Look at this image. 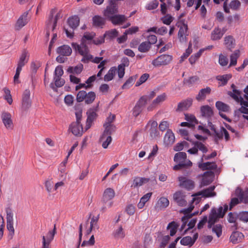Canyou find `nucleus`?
<instances>
[{"label":"nucleus","mask_w":248,"mask_h":248,"mask_svg":"<svg viewBox=\"0 0 248 248\" xmlns=\"http://www.w3.org/2000/svg\"><path fill=\"white\" fill-rule=\"evenodd\" d=\"M72 46L77 53L83 57L81 60L82 62L88 63L93 59V56L89 53V49L87 44L82 42L79 45L76 43H73Z\"/></svg>","instance_id":"nucleus-1"},{"label":"nucleus","mask_w":248,"mask_h":248,"mask_svg":"<svg viewBox=\"0 0 248 248\" xmlns=\"http://www.w3.org/2000/svg\"><path fill=\"white\" fill-rule=\"evenodd\" d=\"M228 209V207L226 204L225 205L224 209L222 206H220L218 209L215 207L213 208L209 216L208 227L209 228H212V226L219 218H222Z\"/></svg>","instance_id":"nucleus-2"},{"label":"nucleus","mask_w":248,"mask_h":248,"mask_svg":"<svg viewBox=\"0 0 248 248\" xmlns=\"http://www.w3.org/2000/svg\"><path fill=\"white\" fill-rule=\"evenodd\" d=\"M6 214V228L9 231L8 237L12 239L15 235V229L14 227V213L10 207H7L5 209Z\"/></svg>","instance_id":"nucleus-3"},{"label":"nucleus","mask_w":248,"mask_h":248,"mask_svg":"<svg viewBox=\"0 0 248 248\" xmlns=\"http://www.w3.org/2000/svg\"><path fill=\"white\" fill-rule=\"evenodd\" d=\"M215 187H216L215 186H212L207 188L204 189L196 193L193 195L194 198H193L192 202H195L196 204L199 203L200 200L199 198H196V197L198 196H201V197H203L204 198L216 196L217 193L214 191Z\"/></svg>","instance_id":"nucleus-4"},{"label":"nucleus","mask_w":248,"mask_h":248,"mask_svg":"<svg viewBox=\"0 0 248 248\" xmlns=\"http://www.w3.org/2000/svg\"><path fill=\"white\" fill-rule=\"evenodd\" d=\"M56 12V9H52L50 12L48 19L46 23V28L48 30L51 29L54 31L55 29L58 20L62 18V11H60L54 17V15Z\"/></svg>","instance_id":"nucleus-5"},{"label":"nucleus","mask_w":248,"mask_h":248,"mask_svg":"<svg viewBox=\"0 0 248 248\" xmlns=\"http://www.w3.org/2000/svg\"><path fill=\"white\" fill-rule=\"evenodd\" d=\"M67 23L70 28V30L64 28L66 35L68 37L72 38L74 36V31L79 25V18L77 16H72L68 19Z\"/></svg>","instance_id":"nucleus-6"},{"label":"nucleus","mask_w":248,"mask_h":248,"mask_svg":"<svg viewBox=\"0 0 248 248\" xmlns=\"http://www.w3.org/2000/svg\"><path fill=\"white\" fill-rule=\"evenodd\" d=\"M211 129L214 131L215 134V141L216 143H217L218 140H221L224 136L226 141H228L230 140V135L226 130L223 127H221L219 131L216 130L214 125L211 126Z\"/></svg>","instance_id":"nucleus-7"},{"label":"nucleus","mask_w":248,"mask_h":248,"mask_svg":"<svg viewBox=\"0 0 248 248\" xmlns=\"http://www.w3.org/2000/svg\"><path fill=\"white\" fill-rule=\"evenodd\" d=\"M172 59V56L167 54H163L154 59L152 64L155 67H160L162 65H166L170 63Z\"/></svg>","instance_id":"nucleus-8"},{"label":"nucleus","mask_w":248,"mask_h":248,"mask_svg":"<svg viewBox=\"0 0 248 248\" xmlns=\"http://www.w3.org/2000/svg\"><path fill=\"white\" fill-rule=\"evenodd\" d=\"M147 103V97L141 96L137 102L132 110V115L137 117L142 111L143 108Z\"/></svg>","instance_id":"nucleus-9"},{"label":"nucleus","mask_w":248,"mask_h":248,"mask_svg":"<svg viewBox=\"0 0 248 248\" xmlns=\"http://www.w3.org/2000/svg\"><path fill=\"white\" fill-rule=\"evenodd\" d=\"M118 2H116V0H109V5L104 12L105 16L109 18L114 16L115 14L118 13Z\"/></svg>","instance_id":"nucleus-10"},{"label":"nucleus","mask_w":248,"mask_h":248,"mask_svg":"<svg viewBox=\"0 0 248 248\" xmlns=\"http://www.w3.org/2000/svg\"><path fill=\"white\" fill-rule=\"evenodd\" d=\"M179 182V186L188 190L193 189L195 186V183L191 179L184 176H180L178 178Z\"/></svg>","instance_id":"nucleus-11"},{"label":"nucleus","mask_w":248,"mask_h":248,"mask_svg":"<svg viewBox=\"0 0 248 248\" xmlns=\"http://www.w3.org/2000/svg\"><path fill=\"white\" fill-rule=\"evenodd\" d=\"M97 110V107H96L94 108H91L87 111V119L85 126V130H87L91 127L93 121L96 119L97 117V114L96 113Z\"/></svg>","instance_id":"nucleus-12"},{"label":"nucleus","mask_w":248,"mask_h":248,"mask_svg":"<svg viewBox=\"0 0 248 248\" xmlns=\"http://www.w3.org/2000/svg\"><path fill=\"white\" fill-rule=\"evenodd\" d=\"M173 200L179 206H185L186 205L187 202L186 200V195L181 191H176L173 196Z\"/></svg>","instance_id":"nucleus-13"},{"label":"nucleus","mask_w":248,"mask_h":248,"mask_svg":"<svg viewBox=\"0 0 248 248\" xmlns=\"http://www.w3.org/2000/svg\"><path fill=\"white\" fill-rule=\"evenodd\" d=\"M28 15V13L27 12H25L18 18L15 25V30H20L27 24L28 22V19L27 18Z\"/></svg>","instance_id":"nucleus-14"},{"label":"nucleus","mask_w":248,"mask_h":248,"mask_svg":"<svg viewBox=\"0 0 248 248\" xmlns=\"http://www.w3.org/2000/svg\"><path fill=\"white\" fill-rule=\"evenodd\" d=\"M71 132L76 136H80L83 133V127L81 124L73 122L69 126Z\"/></svg>","instance_id":"nucleus-15"},{"label":"nucleus","mask_w":248,"mask_h":248,"mask_svg":"<svg viewBox=\"0 0 248 248\" xmlns=\"http://www.w3.org/2000/svg\"><path fill=\"white\" fill-rule=\"evenodd\" d=\"M214 173L211 171H206L204 173L201 182V187L210 185L213 180Z\"/></svg>","instance_id":"nucleus-16"},{"label":"nucleus","mask_w":248,"mask_h":248,"mask_svg":"<svg viewBox=\"0 0 248 248\" xmlns=\"http://www.w3.org/2000/svg\"><path fill=\"white\" fill-rule=\"evenodd\" d=\"M56 233V225L54 226V228L52 230L49 231L46 236H42V245H44V243L46 246H50V244L52 241L53 240L54 236Z\"/></svg>","instance_id":"nucleus-17"},{"label":"nucleus","mask_w":248,"mask_h":248,"mask_svg":"<svg viewBox=\"0 0 248 248\" xmlns=\"http://www.w3.org/2000/svg\"><path fill=\"white\" fill-rule=\"evenodd\" d=\"M30 94V91L29 89L25 90L23 93L22 96V108L24 110H27L31 106Z\"/></svg>","instance_id":"nucleus-18"},{"label":"nucleus","mask_w":248,"mask_h":248,"mask_svg":"<svg viewBox=\"0 0 248 248\" xmlns=\"http://www.w3.org/2000/svg\"><path fill=\"white\" fill-rule=\"evenodd\" d=\"M2 122L5 126L8 129H12L13 124L11 119V115L8 112H3L1 115Z\"/></svg>","instance_id":"nucleus-19"},{"label":"nucleus","mask_w":248,"mask_h":248,"mask_svg":"<svg viewBox=\"0 0 248 248\" xmlns=\"http://www.w3.org/2000/svg\"><path fill=\"white\" fill-rule=\"evenodd\" d=\"M187 25L186 24H183L180 26V29L178 31V38L181 42H186V36L188 35L187 33Z\"/></svg>","instance_id":"nucleus-20"},{"label":"nucleus","mask_w":248,"mask_h":248,"mask_svg":"<svg viewBox=\"0 0 248 248\" xmlns=\"http://www.w3.org/2000/svg\"><path fill=\"white\" fill-rule=\"evenodd\" d=\"M115 195V191L112 188H106L103 193L102 202L104 203H106L108 201L112 200L114 197Z\"/></svg>","instance_id":"nucleus-21"},{"label":"nucleus","mask_w":248,"mask_h":248,"mask_svg":"<svg viewBox=\"0 0 248 248\" xmlns=\"http://www.w3.org/2000/svg\"><path fill=\"white\" fill-rule=\"evenodd\" d=\"M166 97L167 95L165 93H163L162 94L157 96V97L153 101L152 104L148 107V110L152 111L156 105L166 100Z\"/></svg>","instance_id":"nucleus-22"},{"label":"nucleus","mask_w":248,"mask_h":248,"mask_svg":"<svg viewBox=\"0 0 248 248\" xmlns=\"http://www.w3.org/2000/svg\"><path fill=\"white\" fill-rule=\"evenodd\" d=\"M192 104V99L188 98L183 101L180 102L177 106V108L176 109L177 111H181L187 109Z\"/></svg>","instance_id":"nucleus-23"},{"label":"nucleus","mask_w":248,"mask_h":248,"mask_svg":"<svg viewBox=\"0 0 248 248\" xmlns=\"http://www.w3.org/2000/svg\"><path fill=\"white\" fill-rule=\"evenodd\" d=\"M200 110L202 116L207 119L211 118L213 115V109L208 105L202 106Z\"/></svg>","instance_id":"nucleus-24"},{"label":"nucleus","mask_w":248,"mask_h":248,"mask_svg":"<svg viewBox=\"0 0 248 248\" xmlns=\"http://www.w3.org/2000/svg\"><path fill=\"white\" fill-rule=\"evenodd\" d=\"M211 92V89L209 87L202 89L200 90L198 95L196 97V98L198 101L204 100L205 99L206 95L209 94Z\"/></svg>","instance_id":"nucleus-25"},{"label":"nucleus","mask_w":248,"mask_h":248,"mask_svg":"<svg viewBox=\"0 0 248 248\" xmlns=\"http://www.w3.org/2000/svg\"><path fill=\"white\" fill-rule=\"evenodd\" d=\"M109 18L114 25L121 24L127 20V18L125 16L122 15H114Z\"/></svg>","instance_id":"nucleus-26"},{"label":"nucleus","mask_w":248,"mask_h":248,"mask_svg":"<svg viewBox=\"0 0 248 248\" xmlns=\"http://www.w3.org/2000/svg\"><path fill=\"white\" fill-rule=\"evenodd\" d=\"M71 48L68 45H63L58 47L57 52L63 56H69L72 53Z\"/></svg>","instance_id":"nucleus-27"},{"label":"nucleus","mask_w":248,"mask_h":248,"mask_svg":"<svg viewBox=\"0 0 248 248\" xmlns=\"http://www.w3.org/2000/svg\"><path fill=\"white\" fill-rule=\"evenodd\" d=\"M198 167L199 168L203 170H215L217 168V165L215 162H207L203 163L202 162L201 160L198 163Z\"/></svg>","instance_id":"nucleus-28"},{"label":"nucleus","mask_w":248,"mask_h":248,"mask_svg":"<svg viewBox=\"0 0 248 248\" xmlns=\"http://www.w3.org/2000/svg\"><path fill=\"white\" fill-rule=\"evenodd\" d=\"M150 180L149 178L136 177L133 180V183L131 186L137 187L140 186L144 184L147 183Z\"/></svg>","instance_id":"nucleus-29"},{"label":"nucleus","mask_w":248,"mask_h":248,"mask_svg":"<svg viewBox=\"0 0 248 248\" xmlns=\"http://www.w3.org/2000/svg\"><path fill=\"white\" fill-rule=\"evenodd\" d=\"M169 205V201L167 198L162 197L157 201L156 205V209L161 210L166 208Z\"/></svg>","instance_id":"nucleus-30"},{"label":"nucleus","mask_w":248,"mask_h":248,"mask_svg":"<svg viewBox=\"0 0 248 248\" xmlns=\"http://www.w3.org/2000/svg\"><path fill=\"white\" fill-rule=\"evenodd\" d=\"M186 154L185 152H179L175 155L174 161L178 163L186 164Z\"/></svg>","instance_id":"nucleus-31"},{"label":"nucleus","mask_w":248,"mask_h":248,"mask_svg":"<svg viewBox=\"0 0 248 248\" xmlns=\"http://www.w3.org/2000/svg\"><path fill=\"white\" fill-rule=\"evenodd\" d=\"M224 32V31H221V29L218 27L215 28L212 31L211 39L214 41L219 40L222 38Z\"/></svg>","instance_id":"nucleus-32"},{"label":"nucleus","mask_w":248,"mask_h":248,"mask_svg":"<svg viewBox=\"0 0 248 248\" xmlns=\"http://www.w3.org/2000/svg\"><path fill=\"white\" fill-rule=\"evenodd\" d=\"M164 142L168 145L172 144L175 140L174 135L170 129H168L166 133L164 138Z\"/></svg>","instance_id":"nucleus-33"},{"label":"nucleus","mask_w":248,"mask_h":248,"mask_svg":"<svg viewBox=\"0 0 248 248\" xmlns=\"http://www.w3.org/2000/svg\"><path fill=\"white\" fill-rule=\"evenodd\" d=\"M243 237L244 235L241 232L233 231L230 236V240L232 243L236 244L240 242Z\"/></svg>","instance_id":"nucleus-34"},{"label":"nucleus","mask_w":248,"mask_h":248,"mask_svg":"<svg viewBox=\"0 0 248 248\" xmlns=\"http://www.w3.org/2000/svg\"><path fill=\"white\" fill-rule=\"evenodd\" d=\"M28 53L26 50L22 52L21 55L20 57L19 60L18 62L17 68L22 69V67L28 61V58H27Z\"/></svg>","instance_id":"nucleus-35"},{"label":"nucleus","mask_w":248,"mask_h":248,"mask_svg":"<svg viewBox=\"0 0 248 248\" xmlns=\"http://www.w3.org/2000/svg\"><path fill=\"white\" fill-rule=\"evenodd\" d=\"M112 138L110 135L102 134L100 138V141L102 142V147L104 149L108 148L109 144L111 142Z\"/></svg>","instance_id":"nucleus-36"},{"label":"nucleus","mask_w":248,"mask_h":248,"mask_svg":"<svg viewBox=\"0 0 248 248\" xmlns=\"http://www.w3.org/2000/svg\"><path fill=\"white\" fill-rule=\"evenodd\" d=\"M105 23V19L100 16H95L93 17V25L94 26L102 28Z\"/></svg>","instance_id":"nucleus-37"},{"label":"nucleus","mask_w":248,"mask_h":248,"mask_svg":"<svg viewBox=\"0 0 248 248\" xmlns=\"http://www.w3.org/2000/svg\"><path fill=\"white\" fill-rule=\"evenodd\" d=\"M116 71L117 69L115 67H111L107 74L104 76V80L105 81H109L111 80L115 76Z\"/></svg>","instance_id":"nucleus-38"},{"label":"nucleus","mask_w":248,"mask_h":248,"mask_svg":"<svg viewBox=\"0 0 248 248\" xmlns=\"http://www.w3.org/2000/svg\"><path fill=\"white\" fill-rule=\"evenodd\" d=\"M224 43L226 47L229 49L234 47L235 45V40L233 37L231 35L226 36L224 38Z\"/></svg>","instance_id":"nucleus-39"},{"label":"nucleus","mask_w":248,"mask_h":248,"mask_svg":"<svg viewBox=\"0 0 248 248\" xmlns=\"http://www.w3.org/2000/svg\"><path fill=\"white\" fill-rule=\"evenodd\" d=\"M216 107L219 111L228 112L230 110L229 106L221 101L216 102Z\"/></svg>","instance_id":"nucleus-40"},{"label":"nucleus","mask_w":248,"mask_h":248,"mask_svg":"<svg viewBox=\"0 0 248 248\" xmlns=\"http://www.w3.org/2000/svg\"><path fill=\"white\" fill-rule=\"evenodd\" d=\"M152 195V193L150 192L144 195L140 200V202L138 204V207L139 209H142L145 203L149 200L151 196Z\"/></svg>","instance_id":"nucleus-41"},{"label":"nucleus","mask_w":248,"mask_h":248,"mask_svg":"<svg viewBox=\"0 0 248 248\" xmlns=\"http://www.w3.org/2000/svg\"><path fill=\"white\" fill-rule=\"evenodd\" d=\"M151 45L149 42L147 41L141 43L138 47V50L141 52H147L151 48Z\"/></svg>","instance_id":"nucleus-42"},{"label":"nucleus","mask_w":248,"mask_h":248,"mask_svg":"<svg viewBox=\"0 0 248 248\" xmlns=\"http://www.w3.org/2000/svg\"><path fill=\"white\" fill-rule=\"evenodd\" d=\"M137 76L130 77L123 84L122 86L123 89L129 88L134 83L136 79H137Z\"/></svg>","instance_id":"nucleus-43"},{"label":"nucleus","mask_w":248,"mask_h":248,"mask_svg":"<svg viewBox=\"0 0 248 248\" xmlns=\"http://www.w3.org/2000/svg\"><path fill=\"white\" fill-rule=\"evenodd\" d=\"M82 69L83 65L80 64L74 67L70 66L67 69V72L69 73L79 74L82 72Z\"/></svg>","instance_id":"nucleus-44"},{"label":"nucleus","mask_w":248,"mask_h":248,"mask_svg":"<svg viewBox=\"0 0 248 248\" xmlns=\"http://www.w3.org/2000/svg\"><path fill=\"white\" fill-rule=\"evenodd\" d=\"M104 124V126L105 127V130L103 134L111 136V134L115 130V126L113 124Z\"/></svg>","instance_id":"nucleus-45"},{"label":"nucleus","mask_w":248,"mask_h":248,"mask_svg":"<svg viewBox=\"0 0 248 248\" xmlns=\"http://www.w3.org/2000/svg\"><path fill=\"white\" fill-rule=\"evenodd\" d=\"M194 145L197 148V150L201 151L203 154L208 152L207 148L201 141H196L193 142Z\"/></svg>","instance_id":"nucleus-46"},{"label":"nucleus","mask_w":248,"mask_h":248,"mask_svg":"<svg viewBox=\"0 0 248 248\" xmlns=\"http://www.w3.org/2000/svg\"><path fill=\"white\" fill-rule=\"evenodd\" d=\"M113 234L116 238H123L125 236V232L121 226L118 229L115 230Z\"/></svg>","instance_id":"nucleus-47"},{"label":"nucleus","mask_w":248,"mask_h":248,"mask_svg":"<svg viewBox=\"0 0 248 248\" xmlns=\"http://www.w3.org/2000/svg\"><path fill=\"white\" fill-rule=\"evenodd\" d=\"M96 97L95 93L93 92H90L87 93V95L85 98V102L86 104H90L93 102Z\"/></svg>","instance_id":"nucleus-48"},{"label":"nucleus","mask_w":248,"mask_h":248,"mask_svg":"<svg viewBox=\"0 0 248 248\" xmlns=\"http://www.w3.org/2000/svg\"><path fill=\"white\" fill-rule=\"evenodd\" d=\"M180 243L184 246H189L191 247L194 244V241L192 240L190 236H186L181 240Z\"/></svg>","instance_id":"nucleus-49"},{"label":"nucleus","mask_w":248,"mask_h":248,"mask_svg":"<svg viewBox=\"0 0 248 248\" xmlns=\"http://www.w3.org/2000/svg\"><path fill=\"white\" fill-rule=\"evenodd\" d=\"M177 227L178 225L174 221H172L168 224L167 229H170V236H173L176 233Z\"/></svg>","instance_id":"nucleus-50"},{"label":"nucleus","mask_w":248,"mask_h":248,"mask_svg":"<svg viewBox=\"0 0 248 248\" xmlns=\"http://www.w3.org/2000/svg\"><path fill=\"white\" fill-rule=\"evenodd\" d=\"M94 34L90 33H85L81 39V42L86 44H89V42H92Z\"/></svg>","instance_id":"nucleus-51"},{"label":"nucleus","mask_w":248,"mask_h":248,"mask_svg":"<svg viewBox=\"0 0 248 248\" xmlns=\"http://www.w3.org/2000/svg\"><path fill=\"white\" fill-rule=\"evenodd\" d=\"M239 51L235 50L231 56V62L230 66L235 65L237 63V60L239 57Z\"/></svg>","instance_id":"nucleus-52"},{"label":"nucleus","mask_w":248,"mask_h":248,"mask_svg":"<svg viewBox=\"0 0 248 248\" xmlns=\"http://www.w3.org/2000/svg\"><path fill=\"white\" fill-rule=\"evenodd\" d=\"M237 217L238 219L244 222H248V211H242L237 214Z\"/></svg>","instance_id":"nucleus-53"},{"label":"nucleus","mask_w":248,"mask_h":248,"mask_svg":"<svg viewBox=\"0 0 248 248\" xmlns=\"http://www.w3.org/2000/svg\"><path fill=\"white\" fill-rule=\"evenodd\" d=\"M118 35V32L116 29H112L107 31L104 34L105 37H108L109 39H113L116 37Z\"/></svg>","instance_id":"nucleus-54"},{"label":"nucleus","mask_w":248,"mask_h":248,"mask_svg":"<svg viewBox=\"0 0 248 248\" xmlns=\"http://www.w3.org/2000/svg\"><path fill=\"white\" fill-rule=\"evenodd\" d=\"M199 80V78L198 76H194L190 77L188 79L184 80V84L188 86H191L192 84L198 82Z\"/></svg>","instance_id":"nucleus-55"},{"label":"nucleus","mask_w":248,"mask_h":248,"mask_svg":"<svg viewBox=\"0 0 248 248\" xmlns=\"http://www.w3.org/2000/svg\"><path fill=\"white\" fill-rule=\"evenodd\" d=\"M185 119L190 123L196 124H198V121L195 116L192 114H185Z\"/></svg>","instance_id":"nucleus-56"},{"label":"nucleus","mask_w":248,"mask_h":248,"mask_svg":"<svg viewBox=\"0 0 248 248\" xmlns=\"http://www.w3.org/2000/svg\"><path fill=\"white\" fill-rule=\"evenodd\" d=\"M231 78L229 75H224L222 76H218L217 77V79L222 82L221 85L224 86L227 83L228 81Z\"/></svg>","instance_id":"nucleus-57"},{"label":"nucleus","mask_w":248,"mask_h":248,"mask_svg":"<svg viewBox=\"0 0 248 248\" xmlns=\"http://www.w3.org/2000/svg\"><path fill=\"white\" fill-rule=\"evenodd\" d=\"M173 18L171 15L167 14L161 17V20L164 24L169 25L173 21Z\"/></svg>","instance_id":"nucleus-58"},{"label":"nucleus","mask_w":248,"mask_h":248,"mask_svg":"<svg viewBox=\"0 0 248 248\" xmlns=\"http://www.w3.org/2000/svg\"><path fill=\"white\" fill-rule=\"evenodd\" d=\"M222 226L220 224H217L212 228L213 232H215L218 237H219L222 234Z\"/></svg>","instance_id":"nucleus-59"},{"label":"nucleus","mask_w":248,"mask_h":248,"mask_svg":"<svg viewBox=\"0 0 248 248\" xmlns=\"http://www.w3.org/2000/svg\"><path fill=\"white\" fill-rule=\"evenodd\" d=\"M149 75L145 73L143 74L140 78L139 80L136 83V86L138 87L140 86L142 83H144L149 78Z\"/></svg>","instance_id":"nucleus-60"},{"label":"nucleus","mask_w":248,"mask_h":248,"mask_svg":"<svg viewBox=\"0 0 248 248\" xmlns=\"http://www.w3.org/2000/svg\"><path fill=\"white\" fill-rule=\"evenodd\" d=\"M87 95V93L85 91H80L78 92L77 95V101L78 102L83 101Z\"/></svg>","instance_id":"nucleus-61"},{"label":"nucleus","mask_w":248,"mask_h":248,"mask_svg":"<svg viewBox=\"0 0 248 248\" xmlns=\"http://www.w3.org/2000/svg\"><path fill=\"white\" fill-rule=\"evenodd\" d=\"M240 199L243 202L248 203V188H246L241 193Z\"/></svg>","instance_id":"nucleus-62"},{"label":"nucleus","mask_w":248,"mask_h":248,"mask_svg":"<svg viewBox=\"0 0 248 248\" xmlns=\"http://www.w3.org/2000/svg\"><path fill=\"white\" fill-rule=\"evenodd\" d=\"M54 80L57 87L62 86L65 83L64 79L62 78L61 77H54Z\"/></svg>","instance_id":"nucleus-63"},{"label":"nucleus","mask_w":248,"mask_h":248,"mask_svg":"<svg viewBox=\"0 0 248 248\" xmlns=\"http://www.w3.org/2000/svg\"><path fill=\"white\" fill-rule=\"evenodd\" d=\"M240 5V2L238 0H233L231 2L230 7L232 9L236 10L239 8Z\"/></svg>","instance_id":"nucleus-64"}]
</instances>
